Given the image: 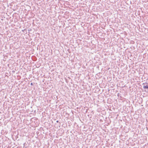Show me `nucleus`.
Here are the masks:
<instances>
[{
	"mask_svg": "<svg viewBox=\"0 0 148 148\" xmlns=\"http://www.w3.org/2000/svg\"><path fill=\"white\" fill-rule=\"evenodd\" d=\"M32 86L33 85V83H31L30 84Z\"/></svg>",
	"mask_w": 148,
	"mask_h": 148,
	"instance_id": "2",
	"label": "nucleus"
},
{
	"mask_svg": "<svg viewBox=\"0 0 148 148\" xmlns=\"http://www.w3.org/2000/svg\"><path fill=\"white\" fill-rule=\"evenodd\" d=\"M56 122H57V123L58 122V121H56Z\"/></svg>",
	"mask_w": 148,
	"mask_h": 148,
	"instance_id": "3",
	"label": "nucleus"
},
{
	"mask_svg": "<svg viewBox=\"0 0 148 148\" xmlns=\"http://www.w3.org/2000/svg\"><path fill=\"white\" fill-rule=\"evenodd\" d=\"M143 88L144 89H145L146 88H147L148 89V85H145V83H143Z\"/></svg>",
	"mask_w": 148,
	"mask_h": 148,
	"instance_id": "1",
	"label": "nucleus"
}]
</instances>
